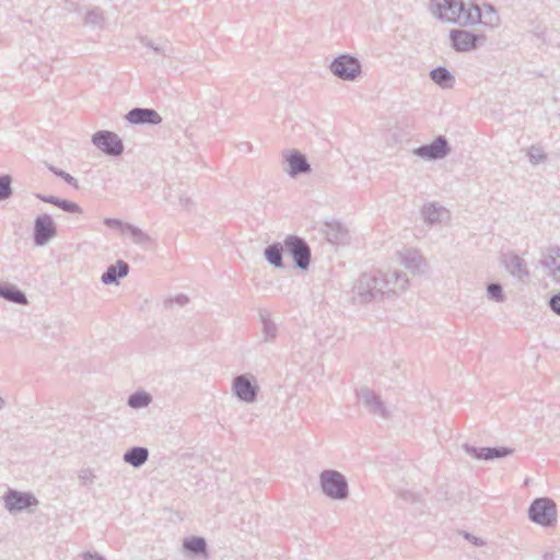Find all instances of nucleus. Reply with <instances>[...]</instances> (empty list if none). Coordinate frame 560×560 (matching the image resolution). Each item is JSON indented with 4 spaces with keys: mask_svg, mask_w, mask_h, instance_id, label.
<instances>
[{
    "mask_svg": "<svg viewBox=\"0 0 560 560\" xmlns=\"http://www.w3.org/2000/svg\"><path fill=\"white\" fill-rule=\"evenodd\" d=\"M122 458L132 467L140 468L149 459V450L143 446H132L125 452Z\"/></svg>",
    "mask_w": 560,
    "mask_h": 560,
    "instance_id": "nucleus-25",
    "label": "nucleus"
},
{
    "mask_svg": "<svg viewBox=\"0 0 560 560\" xmlns=\"http://www.w3.org/2000/svg\"><path fill=\"white\" fill-rule=\"evenodd\" d=\"M3 406H4V400H3V398H2V397H0V409H2V408H3Z\"/></svg>",
    "mask_w": 560,
    "mask_h": 560,
    "instance_id": "nucleus-52",
    "label": "nucleus"
},
{
    "mask_svg": "<svg viewBox=\"0 0 560 560\" xmlns=\"http://www.w3.org/2000/svg\"><path fill=\"white\" fill-rule=\"evenodd\" d=\"M179 206L185 210H190L194 206V201L191 197L186 194L180 195L179 197Z\"/></svg>",
    "mask_w": 560,
    "mask_h": 560,
    "instance_id": "nucleus-43",
    "label": "nucleus"
},
{
    "mask_svg": "<svg viewBox=\"0 0 560 560\" xmlns=\"http://www.w3.org/2000/svg\"><path fill=\"white\" fill-rule=\"evenodd\" d=\"M104 224L107 225L108 228L120 229L121 232H124V229H125V225L127 224V222H124L119 219L106 218L104 220Z\"/></svg>",
    "mask_w": 560,
    "mask_h": 560,
    "instance_id": "nucleus-40",
    "label": "nucleus"
},
{
    "mask_svg": "<svg viewBox=\"0 0 560 560\" xmlns=\"http://www.w3.org/2000/svg\"><path fill=\"white\" fill-rule=\"evenodd\" d=\"M479 24H483L490 28H495L500 25V16L492 4H483V9H481V22Z\"/></svg>",
    "mask_w": 560,
    "mask_h": 560,
    "instance_id": "nucleus-30",
    "label": "nucleus"
},
{
    "mask_svg": "<svg viewBox=\"0 0 560 560\" xmlns=\"http://www.w3.org/2000/svg\"><path fill=\"white\" fill-rule=\"evenodd\" d=\"M283 159L287 164V167H284L283 171L293 178L300 175L310 174L312 171L306 156L298 150L283 152Z\"/></svg>",
    "mask_w": 560,
    "mask_h": 560,
    "instance_id": "nucleus-16",
    "label": "nucleus"
},
{
    "mask_svg": "<svg viewBox=\"0 0 560 560\" xmlns=\"http://www.w3.org/2000/svg\"><path fill=\"white\" fill-rule=\"evenodd\" d=\"M450 39L452 47L456 51L463 52L476 49L479 44H482L486 40V36L478 35L466 30L456 28L450 32Z\"/></svg>",
    "mask_w": 560,
    "mask_h": 560,
    "instance_id": "nucleus-13",
    "label": "nucleus"
},
{
    "mask_svg": "<svg viewBox=\"0 0 560 560\" xmlns=\"http://www.w3.org/2000/svg\"><path fill=\"white\" fill-rule=\"evenodd\" d=\"M232 392L238 400L253 404L256 401L259 392L256 377L250 373L235 376L232 383Z\"/></svg>",
    "mask_w": 560,
    "mask_h": 560,
    "instance_id": "nucleus-6",
    "label": "nucleus"
},
{
    "mask_svg": "<svg viewBox=\"0 0 560 560\" xmlns=\"http://www.w3.org/2000/svg\"><path fill=\"white\" fill-rule=\"evenodd\" d=\"M177 301L183 304V303H186L188 301V299L185 295H180L177 298Z\"/></svg>",
    "mask_w": 560,
    "mask_h": 560,
    "instance_id": "nucleus-51",
    "label": "nucleus"
},
{
    "mask_svg": "<svg viewBox=\"0 0 560 560\" xmlns=\"http://www.w3.org/2000/svg\"><path fill=\"white\" fill-rule=\"evenodd\" d=\"M528 518L542 527H552L557 522V505L550 498H537L528 508Z\"/></svg>",
    "mask_w": 560,
    "mask_h": 560,
    "instance_id": "nucleus-3",
    "label": "nucleus"
},
{
    "mask_svg": "<svg viewBox=\"0 0 560 560\" xmlns=\"http://www.w3.org/2000/svg\"><path fill=\"white\" fill-rule=\"evenodd\" d=\"M152 401V396L144 392L138 390L128 397L127 404L130 408L141 409L148 407Z\"/></svg>",
    "mask_w": 560,
    "mask_h": 560,
    "instance_id": "nucleus-33",
    "label": "nucleus"
},
{
    "mask_svg": "<svg viewBox=\"0 0 560 560\" xmlns=\"http://www.w3.org/2000/svg\"><path fill=\"white\" fill-rule=\"evenodd\" d=\"M539 265L555 281H560V247L550 246L541 253Z\"/></svg>",
    "mask_w": 560,
    "mask_h": 560,
    "instance_id": "nucleus-18",
    "label": "nucleus"
},
{
    "mask_svg": "<svg viewBox=\"0 0 560 560\" xmlns=\"http://www.w3.org/2000/svg\"><path fill=\"white\" fill-rule=\"evenodd\" d=\"M319 482L323 493L332 500H345L349 495L348 481L337 470H323L319 476Z\"/></svg>",
    "mask_w": 560,
    "mask_h": 560,
    "instance_id": "nucleus-2",
    "label": "nucleus"
},
{
    "mask_svg": "<svg viewBox=\"0 0 560 560\" xmlns=\"http://www.w3.org/2000/svg\"><path fill=\"white\" fill-rule=\"evenodd\" d=\"M36 198L44 202L54 205V206L58 207L59 209H61L62 211L68 212V213H75V214L83 213L82 208L77 202L68 200V199H62V198H59V197H56L52 195H43V194H36Z\"/></svg>",
    "mask_w": 560,
    "mask_h": 560,
    "instance_id": "nucleus-24",
    "label": "nucleus"
},
{
    "mask_svg": "<svg viewBox=\"0 0 560 560\" xmlns=\"http://www.w3.org/2000/svg\"><path fill=\"white\" fill-rule=\"evenodd\" d=\"M503 264L508 272L522 282H525L530 276L526 261L514 253L505 255Z\"/></svg>",
    "mask_w": 560,
    "mask_h": 560,
    "instance_id": "nucleus-20",
    "label": "nucleus"
},
{
    "mask_svg": "<svg viewBox=\"0 0 560 560\" xmlns=\"http://www.w3.org/2000/svg\"><path fill=\"white\" fill-rule=\"evenodd\" d=\"M48 170H49L51 173H54L56 176H58V173L63 172L62 170L57 168V167H55L54 165H49V166H48Z\"/></svg>",
    "mask_w": 560,
    "mask_h": 560,
    "instance_id": "nucleus-50",
    "label": "nucleus"
},
{
    "mask_svg": "<svg viewBox=\"0 0 560 560\" xmlns=\"http://www.w3.org/2000/svg\"><path fill=\"white\" fill-rule=\"evenodd\" d=\"M325 233L327 240L334 244L346 243L349 238L348 230L340 222L327 223Z\"/></svg>",
    "mask_w": 560,
    "mask_h": 560,
    "instance_id": "nucleus-26",
    "label": "nucleus"
},
{
    "mask_svg": "<svg viewBox=\"0 0 560 560\" xmlns=\"http://www.w3.org/2000/svg\"><path fill=\"white\" fill-rule=\"evenodd\" d=\"M357 396L360 404L372 416L380 417L381 419H388L389 411L382 400L381 396L369 387H361L357 390Z\"/></svg>",
    "mask_w": 560,
    "mask_h": 560,
    "instance_id": "nucleus-8",
    "label": "nucleus"
},
{
    "mask_svg": "<svg viewBox=\"0 0 560 560\" xmlns=\"http://www.w3.org/2000/svg\"><path fill=\"white\" fill-rule=\"evenodd\" d=\"M487 295L489 300L498 303L504 302L505 300L503 288L499 282H492L487 285Z\"/></svg>",
    "mask_w": 560,
    "mask_h": 560,
    "instance_id": "nucleus-35",
    "label": "nucleus"
},
{
    "mask_svg": "<svg viewBox=\"0 0 560 560\" xmlns=\"http://www.w3.org/2000/svg\"><path fill=\"white\" fill-rule=\"evenodd\" d=\"M430 79L443 89H451L455 83V77L445 67L432 69Z\"/></svg>",
    "mask_w": 560,
    "mask_h": 560,
    "instance_id": "nucleus-27",
    "label": "nucleus"
},
{
    "mask_svg": "<svg viewBox=\"0 0 560 560\" xmlns=\"http://www.w3.org/2000/svg\"><path fill=\"white\" fill-rule=\"evenodd\" d=\"M399 264L413 276L423 275L428 264L418 249L402 248L396 253Z\"/></svg>",
    "mask_w": 560,
    "mask_h": 560,
    "instance_id": "nucleus-15",
    "label": "nucleus"
},
{
    "mask_svg": "<svg viewBox=\"0 0 560 560\" xmlns=\"http://www.w3.org/2000/svg\"><path fill=\"white\" fill-rule=\"evenodd\" d=\"M446 212L445 208L436 207L433 203L427 205L422 209L424 221L429 224L440 223L443 220V214Z\"/></svg>",
    "mask_w": 560,
    "mask_h": 560,
    "instance_id": "nucleus-31",
    "label": "nucleus"
},
{
    "mask_svg": "<svg viewBox=\"0 0 560 560\" xmlns=\"http://www.w3.org/2000/svg\"><path fill=\"white\" fill-rule=\"evenodd\" d=\"M184 549L194 555V556H200L207 553V542L203 537L199 536H191L188 538H185L183 541Z\"/></svg>",
    "mask_w": 560,
    "mask_h": 560,
    "instance_id": "nucleus-29",
    "label": "nucleus"
},
{
    "mask_svg": "<svg viewBox=\"0 0 560 560\" xmlns=\"http://www.w3.org/2000/svg\"><path fill=\"white\" fill-rule=\"evenodd\" d=\"M352 299L355 303L364 304L382 296L383 288H380L378 277L363 273L355 281Z\"/></svg>",
    "mask_w": 560,
    "mask_h": 560,
    "instance_id": "nucleus-5",
    "label": "nucleus"
},
{
    "mask_svg": "<svg viewBox=\"0 0 560 560\" xmlns=\"http://www.w3.org/2000/svg\"><path fill=\"white\" fill-rule=\"evenodd\" d=\"M544 560H560V551H547L542 555Z\"/></svg>",
    "mask_w": 560,
    "mask_h": 560,
    "instance_id": "nucleus-46",
    "label": "nucleus"
},
{
    "mask_svg": "<svg viewBox=\"0 0 560 560\" xmlns=\"http://www.w3.org/2000/svg\"><path fill=\"white\" fill-rule=\"evenodd\" d=\"M122 233L129 235L131 241L137 245H145L151 241V237L145 232L128 222Z\"/></svg>",
    "mask_w": 560,
    "mask_h": 560,
    "instance_id": "nucleus-32",
    "label": "nucleus"
},
{
    "mask_svg": "<svg viewBox=\"0 0 560 560\" xmlns=\"http://www.w3.org/2000/svg\"><path fill=\"white\" fill-rule=\"evenodd\" d=\"M401 497L406 501H415L416 500L415 494H412L410 492H404V493H401Z\"/></svg>",
    "mask_w": 560,
    "mask_h": 560,
    "instance_id": "nucleus-48",
    "label": "nucleus"
},
{
    "mask_svg": "<svg viewBox=\"0 0 560 560\" xmlns=\"http://www.w3.org/2000/svg\"><path fill=\"white\" fill-rule=\"evenodd\" d=\"M431 12L436 19L460 27L481 22V8L472 0H432Z\"/></svg>",
    "mask_w": 560,
    "mask_h": 560,
    "instance_id": "nucleus-1",
    "label": "nucleus"
},
{
    "mask_svg": "<svg viewBox=\"0 0 560 560\" xmlns=\"http://www.w3.org/2000/svg\"><path fill=\"white\" fill-rule=\"evenodd\" d=\"M283 246L281 243L268 245L264 250L265 259L276 268H283L282 255Z\"/></svg>",
    "mask_w": 560,
    "mask_h": 560,
    "instance_id": "nucleus-28",
    "label": "nucleus"
},
{
    "mask_svg": "<svg viewBox=\"0 0 560 560\" xmlns=\"http://www.w3.org/2000/svg\"><path fill=\"white\" fill-rule=\"evenodd\" d=\"M78 479L81 486H90L95 480V475L91 468H82L78 471Z\"/></svg>",
    "mask_w": 560,
    "mask_h": 560,
    "instance_id": "nucleus-38",
    "label": "nucleus"
},
{
    "mask_svg": "<svg viewBox=\"0 0 560 560\" xmlns=\"http://www.w3.org/2000/svg\"><path fill=\"white\" fill-rule=\"evenodd\" d=\"M126 119L132 125H159L162 121L160 114L153 108L135 107L130 109Z\"/></svg>",
    "mask_w": 560,
    "mask_h": 560,
    "instance_id": "nucleus-19",
    "label": "nucleus"
},
{
    "mask_svg": "<svg viewBox=\"0 0 560 560\" xmlns=\"http://www.w3.org/2000/svg\"><path fill=\"white\" fill-rule=\"evenodd\" d=\"M283 244L295 266L301 270H306L311 264V248L306 241L296 235H288Z\"/></svg>",
    "mask_w": 560,
    "mask_h": 560,
    "instance_id": "nucleus-7",
    "label": "nucleus"
},
{
    "mask_svg": "<svg viewBox=\"0 0 560 560\" xmlns=\"http://www.w3.org/2000/svg\"><path fill=\"white\" fill-rule=\"evenodd\" d=\"M329 70L342 81H355L362 73V65L357 57L341 54L330 62Z\"/></svg>",
    "mask_w": 560,
    "mask_h": 560,
    "instance_id": "nucleus-4",
    "label": "nucleus"
},
{
    "mask_svg": "<svg viewBox=\"0 0 560 560\" xmlns=\"http://www.w3.org/2000/svg\"><path fill=\"white\" fill-rule=\"evenodd\" d=\"M141 43L147 46V47H150L151 49H153V47L155 46L152 40L148 39V38H142L141 39Z\"/></svg>",
    "mask_w": 560,
    "mask_h": 560,
    "instance_id": "nucleus-49",
    "label": "nucleus"
},
{
    "mask_svg": "<svg viewBox=\"0 0 560 560\" xmlns=\"http://www.w3.org/2000/svg\"><path fill=\"white\" fill-rule=\"evenodd\" d=\"M82 560H106L103 556L98 555L97 552H84L82 555Z\"/></svg>",
    "mask_w": 560,
    "mask_h": 560,
    "instance_id": "nucleus-45",
    "label": "nucleus"
},
{
    "mask_svg": "<svg viewBox=\"0 0 560 560\" xmlns=\"http://www.w3.org/2000/svg\"><path fill=\"white\" fill-rule=\"evenodd\" d=\"M129 265L124 260H117L116 264L110 265L103 272L101 281L105 285L118 284L121 278L129 273Z\"/></svg>",
    "mask_w": 560,
    "mask_h": 560,
    "instance_id": "nucleus-22",
    "label": "nucleus"
},
{
    "mask_svg": "<svg viewBox=\"0 0 560 560\" xmlns=\"http://www.w3.org/2000/svg\"><path fill=\"white\" fill-rule=\"evenodd\" d=\"M528 158L533 164H538L547 160V155L539 147L532 145L528 150Z\"/></svg>",
    "mask_w": 560,
    "mask_h": 560,
    "instance_id": "nucleus-37",
    "label": "nucleus"
},
{
    "mask_svg": "<svg viewBox=\"0 0 560 560\" xmlns=\"http://www.w3.org/2000/svg\"><path fill=\"white\" fill-rule=\"evenodd\" d=\"M380 288H383L382 296L390 293H399L407 290L409 285V279L405 273L398 270H388L386 272H380Z\"/></svg>",
    "mask_w": 560,
    "mask_h": 560,
    "instance_id": "nucleus-14",
    "label": "nucleus"
},
{
    "mask_svg": "<svg viewBox=\"0 0 560 560\" xmlns=\"http://www.w3.org/2000/svg\"><path fill=\"white\" fill-rule=\"evenodd\" d=\"M463 448L474 458L487 462L503 458L513 453V450L506 446L476 447L469 444H464Z\"/></svg>",
    "mask_w": 560,
    "mask_h": 560,
    "instance_id": "nucleus-17",
    "label": "nucleus"
},
{
    "mask_svg": "<svg viewBox=\"0 0 560 560\" xmlns=\"http://www.w3.org/2000/svg\"><path fill=\"white\" fill-rule=\"evenodd\" d=\"M153 51L163 56H168L166 46H154Z\"/></svg>",
    "mask_w": 560,
    "mask_h": 560,
    "instance_id": "nucleus-47",
    "label": "nucleus"
},
{
    "mask_svg": "<svg viewBox=\"0 0 560 560\" xmlns=\"http://www.w3.org/2000/svg\"><path fill=\"white\" fill-rule=\"evenodd\" d=\"M548 305L556 315L560 316V292L549 299Z\"/></svg>",
    "mask_w": 560,
    "mask_h": 560,
    "instance_id": "nucleus-39",
    "label": "nucleus"
},
{
    "mask_svg": "<svg viewBox=\"0 0 560 560\" xmlns=\"http://www.w3.org/2000/svg\"><path fill=\"white\" fill-rule=\"evenodd\" d=\"M92 143L109 156H119L124 152L122 140L113 131L100 130L92 136Z\"/></svg>",
    "mask_w": 560,
    "mask_h": 560,
    "instance_id": "nucleus-9",
    "label": "nucleus"
},
{
    "mask_svg": "<svg viewBox=\"0 0 560 560\" xmlns=\"http://www.w3.org/2000/svg\"><path fill=\"white\" fill-rule=\"evenodd\" d=\"M4 505L10 513H20L38 505V500L31 492L10 489L3 497Z\"/></svg>",
    "mask_w": 560,
    "mask_h": 560,
    "instance_id": "nucleus-12",
    "label": "nucleus"
},
{
    "mask_svg": "<svg viewBox=\"0 0 560 560\" xmlns=\"http://www.w3.org/2000/svg\"><path fill=\"white\" fill-rule=\"evenodd\" d=\"M0 298L18 305L28 304L26 294L10 282H0Z\"/></svg>",
    "mask_w": 560,
    "mask_h": 560,
    "instance_id": "nucleus-23",
    "label": "nucleus"
},
{
    "mask_svg": "<svg viewBox=\"0 0 560 560\" xmlns=\"http://www.w3.org/2000/svg\"><path fill=\"white\" fill-rule=\"evenodd\" d=\"M463 536L466 540H468L469 542L477 547H482L486 545V541L482 538L474 536L467 532H463Z\"/></svg>",
    "mask_w": 560,
    "mask_h": 560,
    "instance_id": "nucleus-41",
    "label": "nucleus"
},
{
    "mask_svg": "<svg viewBox=\"0 0 560 560\" xmlns=\"http://www.w3.org/2000/svg\"><path fill=\"white\" fill-rule=\"evenodd\" d=\"M57 235V228L50 214H39L34 220L33 241L36 246H45Z\"/></svg>",
    "mask_w": 560,
    "mask_h": 560,
    "instance_id": "nucleus-11",
    "label": "nucleus"
},
{
    "mask_svg": "<svg viewBox=\"0 0 560 560\" xmlns=\"http://www.w3.org/2000/svg\"><path fill=\"white\" fill-rule=\"evenodd\" d=\"M238 152L241 153H245V154H248V153H252L253 152V144L248 141H242L240 142L237 145H236Z\"/></svg>",
    "mask_w": 560,
    "mask_h": 560,
    "instance_id": "nucleus-44",
    "label": "nucleus"
},
{
    "mask_svg": "<svg viewBox=\"0 0 560 560\" xmlns=\"http://www.w3.org/2000/svg\"><path fill=\"white\" fill-rule=\"evenodd\" d=\"M259 318L261 323V341L265 343H275L279 334L277 323L266 310L259 311Z\"/></svg>",
    "mask_w": 560,
    "mask_h": 560,
    "instance_id": "nucleus-21",
    "label": "nucleus"
},
{
    "mask_svg": "<svg viewBox=\"0 0 560 560\" xmlns=\"http://www.w3.org/2000/svg\"><path fill=\"white\" fill-rule=\"evenodd\" d=\"M451 152V147L444 136L436 137L431 143L415 148L412 153L425 161H436L446 158Z\"/></svg>",
    "mask_w": 560,
    "mask_h": 560,
    "instance_id": "nucleus-10",
    "label": "nucleus"
},
{
    "mask_svg": "<svg viewBox=\"0 0 560 560\" xmlns=\"http://www.w3.org/2000/svg\"><path fill=\"white\" fill-rule=\"evenodd\" d=\"M12 195V177L9 174H3L0 176V201L10 199Z\"/></svg>",
    "mask_w": 560,
    "mask_h": 560,
    "instance_id": "nucleus-34",
    "label": "nucleus"
},
{
    "mask_svg": "<svg viewBox=\"0 0 560 560\" xmlns=\"http://www.w3.org/2000/svg\"><path fill=\"white\" fill-rule=\"evenodd\" d=\"M58 177L62 178L67 184H69L70 186H72L74 188L79 187L77 178H74L72 175H70L69 173H67L65 171L61 173H58Z\"/></svg>",
    "mask_w": 560,
    "mask_h": 560,
    "instance_id": "nucleus-42",
    "label": "nucleus"
},
{
    "mask_svg": "<svg viewBox=\"0 0 560 560\" xmlns=\"http://www.w3.org/2000/svg\"><path fill=\"white\" fill-rule=\"evenodd\" d=\"M85 24L92 25V26H101L104 22V16L98 8H94L90 10L85 15Z\"/></svg>",
    "mask_w": 560,
    "mask_h": 560,
    "instance_id": "nucleus-36",
    "label": "nucleus"
}]
</instances>
